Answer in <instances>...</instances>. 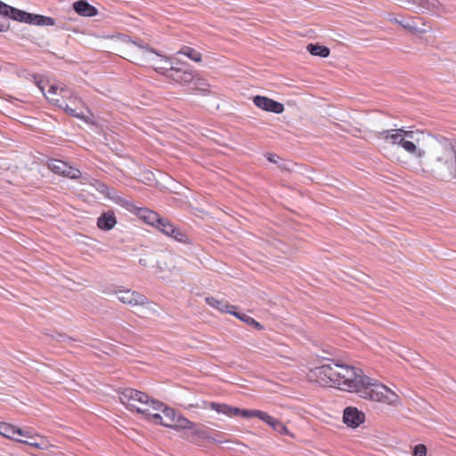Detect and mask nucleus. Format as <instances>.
<instances>
[{
	"mask_svg": "<svg viewBox=\"0 0 456 456\" xmlns=\"http://www.w3.org/2000/svg\"><path fill=\"white\" fill-rule=\"evenodd\" d=\"M319 382L324 386H334L341 390L354 392L360 397L395 405L398 395L376 379L363 374L361 369L331 361L313 370Z\"/></svg>",
	"mask_w": 456,
	"mask_h": 456,
	"instance_id": "f257e3e1",
	"label": "nucleus"
},
{
	"mask_svg": "<svg viewBox=\"0 0 456 456\" xmlns=\"http://www.w3.org/2000/svg\"><path fill=\"white\" fill-rule=\"evenodd\" d=\"M433 169L443 177L456 176V152L447 141L433 149Z\"/></svg>",
	"mask_w": 456,
	"mask_h": 456,
	"instance_id": "f03ea898",
	"label": "nucleus"
},
{
	"mask_svg": "<svg viewBox=\"0 0 456 456\" xmlns=\"http://www.w3.org/2000/svg\"><path fill=\"white\" fill-rule=\"evenodd\" d=\"M133 45L137 48L134 53L138 61L151 65L157 72L167 77L170 74L171 69H175L173 59L157 53L147 45L137 42H133Z\"/></svg>",
	"mask_w": 456,
	"mask_h": 456,
	"instance_id": "7ed1b4c3",
	"label": "nucleus"
},
{
	"mask_svg": "<svg viewBox=\"0 0 456 456\" xmlns=\"http://www.w3.org/2000/svg\"><path fill=\"white\" fill-rule=\"evenodd\" d=\"M0 15L31 25L53 26L55 24L54 20L51 17L29 13L8 5L2 1H0Z\"/></svg>",
	"mask_w": 456,
	"mask_h": 456,
	"instance_id": "20e7f679",
	"label": "nucleus"
},
{
	"mask_svg": "<svg viewBox=\"0 0 456 456\" xmlns=\"http://www.w3.org/2000/svg\"><path fill=\"white\" fill-rule=\"evenodd\" d=\"M402 133L403 128L383 130L379 134L387 142L401 146L407 153L421 160L426 155L425 151L418 148L411 142L405 141L406 138H403Z\"/></svg>",
	"mask_w": 456,
	"mask_h": 456,
	"instance_id": "39448f33",
	"label": "nucleus"
},
{
	"mask_svg": "<svg viewBox=\"0 0 456 456\" xmlns=\"http://www.w3.org/2000/svg\"><path fill=\"white\" fill-rule=\"evenodd\" d=\"M119 399L127 409L135 410L139 413H149L151 400L148 395L143 392L133 389L125 388L119 393Z\"/></svg>",
	"mask_w": 456,
	"mask_h": 456,
	"instance_id": "423d86ee",
	"label": "nucleus"
},
{
	"mask_svg": "<svg viewBox=\"0 0 456 456\" xmlns=\"http://www.w3.org/2000/svg\"><path fill=\"white\" fill-rule=\"evenodd\" d=\"M391 20L413 34H424L430 29L425 21L420 18L395 17Z\"/></svg>",
	"mask_w": 456,
	"mask_h": 456,
	"instance_id": "0eeeda50",
	"label": "nucleus"
},
{
	"mask_svg": "<svg viewBox=\"0 0 456 456\" xmlns=\"http://www.w3.org/2000/svg\"><path fill=\"white\" fill-rule=\"evenodd\" d=\"M157 229L166 236L170 237L178 242L184 244L190 242L186 233L180 228L175 226L167 218H164Z\"/></svg>",
	"mask_w": 456,
	"mask_h": 456,
	"instance_id": "6e6552de",
	"label": "nucleus"
},
{
	"mask_svg": "<svg viewBox=\"0 0 456 456\" xmlns=\"http://www.w3.org/2000/svg\"><path fill=\"white\" fill-rule=\"evenodd\" d=\"M115 294L120 302L130 305H145L149 302L144 295L130 289H118Z\"/></svg>",
	"mask_w": 456,
	"mask_h": 456,
	"instance_id": "1a4fd4ad",
	"label": "nucleus"
},
{
	"mask_svg": "<svg viewBox=\"0 0 456 456\" xmlns=\"http://www.w3.org/2000/svg\"><path fill=\"white\" fill-rule=\"evenodd\" d=\"M253 102L256 107L265 111L275 114H281L284 111L282 103L265 96L256 95L253 98Z\"/></svg>",
	"mask_w": 456,
	"mask_h": 456,
	"instance_id": "9d476101",
	"label": "nucleus"
},
{
	"mask_svg": "<svg viewBox=\"0 0 456 456\" xmlns=\"http://www.w3.org/2000/svg\"><path fill=\"white\" fill-rule=\"evenodd\" d=\"M151 405L152 410L162 411L163 413L162 417L164 420L160 421L159 424L171 428L176 415L175 410L165 406L161 402L154 399H151Z\"/></svg>",
	"mask_w": 456,
	"mask_h": 456,
	"instance_id": "9b49d317",
	"label": "nucleus"
},
{
	"mask_svg": "<svg viewBox=\"0 0 456 456\" xmlns=\"http://www.w3.org/2000/svg\"><path fill=\"white\" fill-rule=\"evenodd\" d=\"M365 415L354 407H346L344 410L343 421L350 428H357L364 422Z\"/></svg>",
	"mask_w": 456,
	"mask_h": 456,
	"instance_id": "f8f14e48",
	"label": "nucleus"
},
{
	"mask_svg": "<svg viewBox=\"0 0 456 456\" xmlns=\"http://www.w3.org/2000/svg\"><path fill=\"white\" fill-rule=\"evenodd\" d=\"M49 102H51L53 104L59 107L60 109L64 110L65 112H67L68 114H69L72 117L78 118H84V113L81 110V107L83 106L82 102H81V103H77V102L72 103V106H69L65 101H61L58 98L49 97Z\"/></svg>",
	"mask_w": 456,
	"mask_h": 456,
	"instance_id": "ddd939ff",
	"label": "nucleus"
},
{
	"mask_svg": "<svg viewBox=\"0 0 456 456\" xmlns=\"http://www.w3.org/2000/svg\"><path fill=\"white\" fill-rule=\"evenodd\" d=\"M412 6L409 9H416L420 12H438L441 10V4L438 0H411L408 1Z\"/></svg>",
	"mask_w": 456,
	"mask_h": 456,
	"instance_id": "4468645a",
	"label": "nucleus"
},
{
	"mask_svg": "<svg viewBox=\"0 0 456 456\" xmlns=\"http://www.w3.org/2000/svg\"><path fill=\"white\" fill-rule=\"evenodd\" d=\"M135 214L146 224L153 226L156 229L159 225H160V223L164 219V217H160L157 212L145 208H137Z\"/></svg>",
	"mask_w": 456,
	"mask_h": 456,
	"instance_id": "2eb2a0df",
	"label": "nucleus"
},
{
	"mask_svg": "<svg viewBox=\"0 0 456 456\" xmlns=\"http://www.w3.org/2000/svg\"><path fill=\"white\" fill-rule=\"evenodd\" d=\"M17 433H20V431L16 430V428L14 426L0 421V435H2L3 436H4L6 438L16 440L20 443H23V444H28V445H31V446H34L37 448L39 447V444L37 442L27 441V440H23L21 438L16 437Z\"/></svg>",
	"mask_w": 456,
	"mask_h": 456,
	"instance_id": "dca6fc26",
	"label": "nucleus"
},
{
	"mask_svg": "<svg viewBox=\"0 0 456 456\" xmlns=\"http://www.w3.org/2000/svg\"><path fill=\"white\" fill-rule=\"evenodd\" d=\"M167 77L171 78L176 83L180 84H189L193 80L194 75L191 71L183 70L181 68L175 67L174 69H171Z\"/></svg>",
	"mask_w": 456,
	"mask_h": 456,
	"instance_id": "f3484780",
	"label": "nucleus"
},
{
	"mask_svg": "<svg viewBox=\"0 0 456 456\" xmlns=\"http://www.w3.org/2000/svg\"><path fill=\"white\" fill-rule=\"evenodd\" d=\"M73 8L81 16L93 17L97 14V9L84 0L75 2Z\"/></svg>",
	"mask_w": 456,
	"mask_h": 456,
	"instance_id": "a211bd4d",
	"label": "nucleus"
},
{
	"mask_svg": "<svg viewBox=\"0 0 456 456\" xmlns=\"http://www.w3.org/2000/svg\"><path fill=\"white\" fill-rule=\"evenodd\" d=\"M206 302L208 305L217 309L221 313H227L232 315L236 306L229 305L226 301L216 299L213 297H206Z\"/></svg>",
	"mask_w": 456,
	"mask_h": 456,
	"instance_id": "6ab92c4d",
	"label": "nucleus"
},
{
	"mask_svg": "<svg viewBox=\"0 0 456 456\" xmlns=\"http://www.w3.org/2000/svg\"><path fill=\"white\" fill-rule=\"evenodd\" d=\"M117 224L116 216L113 212L108 211L102 214L97 220V225L101 230L110 231Z\"/></svg>",
	"mask_w": 456,
	"mask_h": 456,
	"instance_id": "aec40b11",
	"label": "nucleus"
},
{
	"mask_svg": "<svg viewBox=\"0 0 456 456\" xmlns=\"http://www.w3.org/2000/svg\"><path fill=\"white\" fill-rule=\"evenodd\" d=\"M211 409L216 411L219 414H224L228 417H233L239 415L240 408L232 407L228 404L212 403Z\"/></svg>",
	"mask_w": 456,
	"mask_h": 456,
	"instance_id": "412c9836",
	"label": "nucleus"
},
{
	"mask_svg": "<svg viewBox=\"0 0 456 456\" xmlns=\"http://www.w3.org/2000/svg\"><path fill=\"white\" fill-rule=\"evenodd\" d=\"M266 424L280 435L293 436L288 428L281 420L273 416Z\"/></svg>",
	"mask_w": 456,
	"mask_h": 456,
	"instance_id": "4be33fe9",
	"label": "nucleus"
},
{
	"mask_svg": "<svg viewBox=\"0 0 456 456\" xmlns=\"http://www.w3.org/2000/svg\"><path fill=\"white\" fill-rule=\"evenodd\" d=\"M232 315L242 321L243 322L247 323L249 326H252L256 328L258 330H261L264 329L263 325L256 322L255 319L250 317L249 315L243 314V313H238L234 310L232 313Z\"/></svg>",
	"mask_w": 456,
	"mask_h": 456,
	"instance_id": "5701e85b",
	"label": "nucleus"
},
{
	"mask_svg": "<svg viewBox=\"0 0 456 456\" xmlns=\"http://www.w3.org/2000/svg\"><path fill=\"white\" fill-rule=\"evenodd\" d=\"M307 50L311 54L314 56L325 58L330 55V49L324 45L309 44L307 45Z\"/></svg>",
	"mask_w": 456,
	"mask_h": 456,
	"instance_id": "b1692460",
	"label": "nucleus"
},
{
	"mask_svg": "<svg viewBox=\"0 0 456 456\" xmlns=\"http://www.w3.org/2000/svg\"><path fill=\"white\" fill-rule=\"evenodd\" d=\"M60 95L61 97V99H60L61 101L66 102V100H69L71 103H81V99L75 95L73 92L66 86H61L60 87Z\"/></svg>",
	"mask_w": 456,
	"mask_h": 456,
	"instance_id": "393cba45",
	"label": "nucleus"
},
{
	"mask_svg": "<svg viewBox=\"0 0 456 456\" xmlns=\"http://www.w3.org/2000/svg\"><path fill=\"white\" fill-rule=\"evenodd\" d=\"M192 428H193L192 422H191L189 419H187L186 418H184L181 415H179V416L175 415V421L171 427V428H174V429H185V428L191 429Z\"/></svg>",
	"mask_w": 456,
	"mask_h": 456,
	"instance_id": "a878e982",
	"label": "nucleus"
},
{
	"mask_svg": "<svg viewBox=\"0 0 456 456\" xmlns=\"http://www.w3.org/2000/svg\"><path fill=\"white\" fill-rule=\"evenodd\" d=\"M177 54H183L192 60L193 61L200 62L201 61V54L197 52L195 49L189 47V46H183Z\"/></svg>",
	"mask_w": 456,
	"mask_h": 456,
	"instance_id": "bb28decb",
	"label": "nucleus"
},
{
	"mask_svg": "<svg viewBox=\"0 0 456 456\" xmlns=\"http://www.w3.org/2000/svg\"><path fill=\"white\" fill-rule=\"evenodd\" d=\"M67 164L66 162L62 161V160H59V159H52L48 166H49V168L55 174L57 175H62L64 174L65 172V168H67Z\"/></svg>",
	"mask_w": 456,
	"mask_h": 456,
	"instance_id": "cd10ccee",
	"label": "nucleus"
},
{
	"mask_svg": "<svg viewBox=\"0 0 456 456\" xmlns=\"http://www.w3.org/2000/svg\"><path fill=\"white\" fill-rule=\"evenodd\" d=\"M403 138H406L405 141H410L416 146H417V143H419V142L420 140L419 136L423 135V133L419 130L413 131V130H404L403 129Z\"/></svg>",
	"mask_w": 456,
	"mask_h": 456,
	"instance_id": "c85d7f7f",
	"label": "nucleus"
},
{
	"mask_svg": "<svg viewBox=\"0 0 456 456\" xmlns=\"http://www.w3.org/2000/svg\"><path fill=\"white\" fill-rule=\"evenodd\" d=\"M115 202L121 207L125 208L130 212L135 213L137 207L130 200H127L122 197L118 196L117 198H113Z\"/></svg>",
	"mask_w": 456,
	"mask_h": 456,
	"instance_id": "c756f323",
	"label": "nucleus"
},
{
	"mask_svg": "<svg viewBox=\"0 0 456 456\" xmlns=\"http://www.w3.org/2000/svg\"><path fill=\"white\" fill-rule=\"evenodd\" d=\"M115 202L121 207L125 208L130 212L135 213L137 207L130 200H127L122 197L118 196L117 198H113Z\"/></svg>",
	"mask_w": 456,
	"mask_h": 456,
	"instance_id": "7c9ffc66",
	"label": "nucleus"
},
{
	"mask_svg": "<svg viewBox=\"0 0 456 456\" xmlns=\"http://www.w3.org/2000/svg\"><path fill=\"white\" fill-rule=\"evenodd\" d=\"M81 172L77 168L70 167L67 164V168H65V172L63 176L69 177L70 179H77L80 177Z\"/></svg>",
	"mask_w": 456,
	"mask_h": 456,
	"instance_id": "2f4dec72",
	"label": "nucleus"
},
{
	"mask_svg": "<svg viewBox=\"0 0 456 456\" xmlns=\"http://www.w3.org/2000/svg\"><path fill=\"white\" fill-rule=\"evenodd\" d=\"M148 408H149V413H142L147 419H151L156 424H159L160 421L164 420L162 415H160L159 412L153 413L151 411V409H152L151 404H150V406H148Z\"/></svg>",
	"mask_w": 456,
	"mask_h": 456,
	"instance_id": "473e14b6",
	"label": "nucleus"
},
{
	"mask_svg": "<svg viewBox=\"0 0 456 456\" xmlns=\"http://www.w3.org/2000/svg\"><path fill=\"white\" fill-rule=\"evenodd\" d=\"M95 188L100 193L107 196L108 198H112L110 188L106 184L96 181Z\"/></svg>",
	"mask_w": 456,
	"mask_h": 456,
	"instance_id": "72a5a7b5",
	"label": "nucleus"
},
{
	"mask_svg": "<svg viewBox=\"0 0 456 456\" xmlns=\"http://www.w3.org/2000/svg\"><path fill=\"white\" fill-rule=\"evenodd\" d=\"M413 456H427V447L421 444L415 445Z\"/></svg>",
	"mask_w": 456,
	"mask_h": 456,
	"instance_id": "f704fd0d",
	"label": "nucleus"
},
{
	"mask_svg": "<svg viewBox=\"0 0 456 456\" xmlns=\"http://www.w3.org/2000/svg\"><path fill=\"white\" fill-rule=\"evenodd\" d=\"M60 87L61 86H58L56 85H52L49 87L47 94L45 93L44 95L47 98L48 101H49V97L55 98V95H57L58 92H60Z\"/></svg>",
	"mask_w": 456,
	"mask_h": 456,
	"instance_id": "c9c22d12",
	"label": "nucleus"
},
{
	"mask_svg": "<svg viewBox=\"0 0 456 456\" xmlns=\"http://www.w3.org/2000/svg\"><path fill=\"white\" fill-rule=\"evenodd\" d=\"M256 418L259 419L260 420L264 421L265 423H267L268 420H270V418L272 417L267 412L256 410L255 416Z\"/></svg>",
	"mask_w": 456,
	"mask_h": 456,
	"instance_id": "e433bc0d",
	"label": "nucleus"
},
{
	"mask_svg": "<svg viewBox=\"0 0 456 456\" xmlns=\"http://www.w3.org/2000/svg\"><path fill=\"white\" fill-rule=\"evenodd\" d=\"M29 76L34 79L36 85L37 86L39 90L43 93V94H45V86H44L43 79L36 74H31Z\"/></svg>",
	"mask_w": 456,
	"mask_h": 456,
	"instance_id": "4c0bfd02",
	"label": "nucleus"
},
{
	"mask_svg": "<svg viewBox=\"0 0 456 456\" xmlns=\"http://www.w3.org/2000/svg\"><path fill=\"white\" fill-rule=\"evenodd\" d=\"M195 434H196L199 437H200V438H202V439H206V440H208V441H214V442H216V443H221V441H219V440H217V439H216V438H213V437L208 436L206 434V432H205L204 430H202V429H198V430H196V431H195Z\"/></svg>",
	"mask_w": 456,
	"mask_h": 456,
	"instance_id": "58836bf2",
	"label": "nucleus"
},
{
	"mask_svg": "<svg viewBox=\"0 0 456 456\" xmlns=\"http://www.w3.org/2000/svg\"><path fill=\"white\" fill-rule=\"evenodd\" d=\"M256 410H241L240 409L239 415L242 416L243 418H251L255 416Z\"/></svg>",
	"mask_w": 456,
	"mask_h": 456,
	"instance_id": "ea45409f",
	"label": "nucleus"
},
{
	"mask_svg": "<svg viewBox=\"0 0 456 456\" xmlns=\"http://www.w3.org/2000/svg\"><path fill=\"white\" fill-rule=\"evenodd\" d=\"M16 430L20 431V433L16 434V437L17 436L26 437V438L29 439L28 441L34 442L33 437L28 435V433H29L28 431L23 430L21 428H16Z\"/></svg>",
	"mask_w": 456,
	"mask_h": 456,
	"instance_id": "a19ab883",
	"label": "nucleus"
},
{
	"mask_svg": "<svg viewBox=\"0 0 456 456\" xmlns=\"http://www.w3.org/2000/svg\"><path fill=\"white\" fill-rule=\"evenodd\" d=\"M277 159H279V157L277 155L271 154V153L267 154V159L270 162L276 163L277 162Z\"/></svg>",
	"mask_w": 456,
	"mask_h": 456,
	"instance_id": "79ce46f5",
	"label": "nucleus"
},
{
	"mask_svg": "<svg viewBox=\"0 0 456 456\" xmlns=\"http://www.w3.org/2000/svg\"><path fill=\"white\" fill-rule=\"evenodd\" d=\"M9 29V24L4 22L3 24H0V31L1 32H4V31H7Z\"/></svg>",
	"mask_w": 456,
	"mask_h": 456,
	"instance_id": "37998d69",
	"label": "nucleus"
},
{
	"mask_svg": "<svg viewBox=\"0 0 456 456\" xmlns=\"http://www.w3.org/2000/svg\"><path fill=\"white\" fill-rule=\"evenodd\" d=\"M60 338H61V340H65L67 338V336L65 335H60Z\"/></svg>",
	"mask_w": 456,
	"mask_h": 456,
	"instance_id": "c03bdc74",
	"label": "nucleus"
},
{
	"mask_svg": "<svg viewBox=\"0 0 456 456\" xmlns=\"http://www.w3.org/2000/svg\"><path fill=\"white\" fill-rule=\"evenodd\" d=\"M140 264H141V265H145V264H144V260L140 259Z\"/></svg>",
	"mask_w": 456,
	"mask_h": 456,
	"instance_id": "a18cd8bd",
	"label": "nucleus"
}]
</instances>
